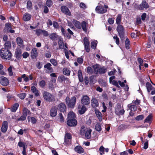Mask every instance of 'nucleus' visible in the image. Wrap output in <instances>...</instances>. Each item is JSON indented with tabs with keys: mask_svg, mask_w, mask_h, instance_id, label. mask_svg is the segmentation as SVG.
Returning a JSON list of instances; mask_svg holds the SVG:
<instances>
[{
	"mask_svg": "<svg viewBox=\"0 0 155 155\" xmlns=\"http://www.w3.org/2000/svg\"><path fill=\"white\" fill-rule=\"evenodd\" d=\"M75 114L73 112H70L68 114L67 124L70 127H75L77 124V121L75 119Z\"/></svg>",
	"mask_w": 155,
	"mask_h": 155,
	"instance_id": "1",
	"label": "nucleus"
},
{
	"mask_svg": "<svg viewBox=\"0 0 155 155\" xmlns=\"http://www.w3.org/2000/svg\"><path fill=\"white\" fill-rule=\"evenodd\" d=\"M0 55L3 59H10L12 56L11 51L6 48H2L0 51Z\"/></svg>",
	"mask_w": 155,
	"mask_h": 155,
	"instance_id": "2",
	"label": "nucleus"
},
{
	"mask_svg": "<svg viewBox=\"0 0 155 155\" xmlns=\"http://www.w3.org/2000/svg\"><path fill=\"white\" fill-rule=\"evenodd\" d=\"M72 22L75 26L77 28L79 29H81L82 28L83 30L86 32L87 31V23L84 21L81 22V24L80 22L75 19H73Z\"/></svg>",
	"mask_w": 155,
	"mask_h": 155,
	"instance_id": "3",
	"label": "nucleus"
},
{
	"mask_svg": "<svg viewBox=\"0 0 155 155\" xmlns=\"http://www.w3.org/2000/svg\"><path fill=\"white\" fill-rule=\"evenodd\" d=\"M76 98L75 96H73L71 98L67 96L65 99V102L68 107L71 108H74L76 104Z\"/></svg>",
	"mask_w": 155,
	"mask_h": 155,
	"instance_id": "4",
	"label": "nucleus"
},
{
	"mask_svg": "<svg viewBox=\"0 0 155 155\" xmlns=\"http://www.w3.org/2000/svg\"><path fill=\"white\" fill-rule=\"evenodd\" d=\"M43 97L45 100L47 102H52L55 100L54 96L51 94L44 91L43 93Z\"/></svg>",
	"mask_w": 155,
	"mask_h": 155,
	"instance_id": "5",
	"label": "nucleus"
},
{
	"mask_svg": "<svg viewBox=\"0 0 155 155\" xmlns=\"http://www.w3.org/2000/svg\"><path fill=\"white\" fill-rule=\"evenodd\" d=\"M99 65L97 64L92 66V67L94 70L95 73L96 74L99 73L100 74L105 73L107 71V69L105 68L104 66L99 68Z\"/></svg>",
	"mask_w": 155,
	"mask_h": 155,
	"instance_id": "6",
	"label": "nucleus"
},
{
	"mask_svg": "<svg viewBox=\"0 0 155 155\" xmlns=\"http://www.w3.org/2000/svg\"><path fill=\"white\" fill-rule=\"evenodd\" d=\"M108 8V6L104 5L98 4L95 8L96 12L99 14H103L106 13L107 11V9Z\"/></svg>",
	"mask_w": 155,
	"mask_h": 155,
	"instance_id": "7",
	"label": "nucleus"
},
{
	"mask_svg": "<svg viewBox=\"0 0 155 155\" xmlns=\"http://www.w3.org/2000/svg\"><path fill=\"white\" fill-rule=\"evenodd\" d=\"M117 31L119 35V36L121 40L125 38V29L122 25H118L117 27Z\"/></svg>",
	"mask_w": 155,
	"mask_h": 155,
	"instance_id": "8",
	"label": "nucleus"
},
{
	"mask_svg": "<svg viewBox=\"0 0 155 155\" xmlns=\"http://www.w3.org/2000/svg\"><path fill=\"white\" fill-rule=\"evenodd\" d=\"M81 103L82 105H88L90 103V98L89 96L86 95H83L81 99Z\"/></svg>",
	"mask_w": 155,
	"mask_h": 155,
	"instance_id": "9",
	"label": "nucleus"
},
{
	"mask_svg": "<svg viewBox=\"0 0 155 155\" xmlns=\"http://www.w3.org/2000/svg\"><path fill=\"white\" fill-rule=\"evenodd\" d=\"M149 7V5L148 3L145 0L142 1V3L139 5L137 9L138 10H143L144 8L147 9Z\"/></svg>",
	"mask_w": 155,
	"mask_h": 155,
	"instance_id": "10",
	"label": "nucleus"
},
{
	"mask_svg": "<svg viewBox=\"0 0 155 155\" xmlns=\"http://www.w3.org/2000/svg\"><path fill=\"white\" fill-rule=\"evenodd\" d=\"M57 109L60 112L64 113L66 112L67 107L65 104L61 102L58 105Z\"/></svg>",
	"mask_w": 155,
	"mask_h": 155,
	"instance_id": "11",
	"label": "nucleus"
},
{
	"mask_svg": "<svg viewBox=\"0 0 155 155\" xmlns=\"http://www.w3.org/2000/svg\"><path fill=\"white\" fill-rule=\"evenodd\" d=\"M0 83L2 85L5 86L8 85L9 81L6 78L1 76L0 77Z\"/></svg>",
	"mask_w": 155,
	"mask_h": 155,
	"instance_id": "12",
	"label": "nucleus"
},
{
	"mask_svg": "<svg viewBox=\"0 0 155 155\" xmlns=\"http://www.w3.org/2000/svg\"><path fill=\"white\" fill-rule=\"evenodd\" d=\"M78 112L80 114H84L87 110V109L85 105L79 104L78 107Z\"/></svg>",
	"mask_w": 155,
	"mask_h": 155,
	"instance_id": "13",
	"label": "nucleus"
},
{
	"mask_svg": "<svg viewBox=\"0 0 155 155\" xmlns=\"http://www.w3.org/2000/svg\"><path fill=\"white\" fill-rule=\"evenodd\" d=\"M57 107L56 106H53L50 111V116L52 117H55L57 115Z\"/></svg>",
	"mask_w": 155,
	"mask_h": 155,
	"instance_id": "14",
	"label": "nucleus"
},
{
	"mask_svg": "<svg viewBox=\"0 0 155 155\" xmlns=\"http://www.w3.org/2000/svg\"><path fill=\"white\" fill-rule=\"evenodd\" d=\"M61 12L65 15L69 16H71V12L67 6H62L61 7Z\"/></svg>",
	"mask_w": 155,
	"mask_h": 155,
	"instance_id": "15",
	"label": "nucleus"
},
{
	"mask_svg": "<svg viewBox=\"0 0 155 155\" xmlns=\"http://www.w3.org/2000/svg\"><path fill=\"white\" fill-rule=\"evenodd\" d=\"M38 52L37 49L34 48L31 50V57L32 59H35L38 56Z\"/></svg>",
	"mask_w": 155,
	"mask_h": 155,
	"instance_id": "16",
	"label": "nucleus"
},
{
	"mask_svg": "<svg viewBox=\"0 0 155 155\" xmlns=\"http://www.w3.org/2000/svg\"><path fill=\"white\" fill-rule=\"evenodd\" d=\"M91 106L93 108H96L98 107L99 105L98 100L94 97H93L91 100Z\"/></svg>",
	"mask_w": 155,
	"mask_h": 155,
	"instance_id": "17",
	"label": "nucleus"
},
{
	"mask_svg": "<svg viewBox=\"0 0 155 155\" xmlns=\"http://www.w3.org/2000/svg\"><path fill=\"white\" fill-rule=\"evenodd\" d=\"M8 128V123L6 121H4L1 128V131L3 133L6 132Z\"/></svg>",
	"mask_w": 155,
	"mask_h": 155,
	"instance_id": "18",
	"label": "nucleus"
},
{
	"mask_svg": "<svg viewBox=\"0 0 155 155\" xmlns=\"http://www.w3.org/2000/svg\"><path fill=\"white\" fill-rule=\"evenodd\" d=\"M74 151L77 153L81 154L84 153V149L80 146H77L74 148Z\"/></svg>",
	"mask_w": 155,
	"mask_h": 155,
	"instance_id": "19",
	"label": "nucleus"
},
{
	"mask_svg": "<svg viewBox=\"0 0 155 155\" xmlns=\"http://www.w3.org/2000/svg\"><path fill=\"white\" fill-rule=\"evenodd\" d=\"M5 28L7 32L11 33H12L15 32V31L12 29V27L9 23H7L5 24Z\"/></svg>",
	"mask_w": 155,
	"mask_h": 155,
	"instance_id": "20",
	"label": "nucleus"
},
{
	"mask_svg": "<svg viewBox=\"0 0 155 155\" xmlns=\"http://www.w3.org/2000/svg\"><path fill=\"white\" fill-rule=\"evenodd\" d=\"M21 50L20 49H16L15 52V56L16 58L19 60L21 57Z\"/></svg>",
	"mask_w": 155,
	"mask_h": 155,
	"instance_id": "21",
	"label": "nucleus"
},
{
	"mask_svg": "<svg viewBox=\"0 0 155 155\" xmlns=\"http://www.w3.org/2000/svg\"><path fill=\"white\" fill-rule=\"evenodd\" d=\"M58 81L61 83H62L63 81H66L67 82H69V79L68 78H66L64 75H61L59 76L58 79Z\"/></svg>",
	"mask_w": 155,
	"mask_h": 155,
	"instance_id": "22",
	"label": "nucleus"
},
{
	"mask_svg": "<svg viewBox=\"0 0 155 155\" xmlns=\"http://www.w3.org/2000/svg\"><path fill=\"white\" fill-rule=\"evenodd\" d=\"M94 111L99 120L100 121H101L102 120V117L101 113L97 108L95 109Z\"/></svg>",
	"mask_w": 155,
	"mask_h": 155,
	"instance_id": "23",
	"label": "nucleus"
},
{
	"mask_svg": "<svg viewBox=\"0 0 155 155\" xmlns=\"http://www.w3.org/2000/svg\"><path fill=\"white\" fill-rule=\"evenodd\" d=\"M60 28L61 33L64 36L67 37L69 39L70 38H71V35H69L68 33H66V31L63 27L62 26H61Z\"/></svg>",
	"mask_w": 155,
	"mask_h": 155,
	"instance_id": "24",
	"label": "nucleus"
},
{
	"mask_svg": "<svg viewBox=\"0 0 155 155\" xmlns=\"http://www.w3.org/2000/svg\"><path fill=\"white\" fill-rule=\"evenodd\" d=\"M31 15L29 13H25L23 15V20L25 21H28L30 20Z\"/></svg>",
	"mask_w": 155,
	"mask_h": 155,
	"instance_id": "25",
	"label": "nucleus"
},
{
	"mask_svg": "<svg viewBox=\"0 0 155 155\" xmlns=\"http://www.w3.org/2000/svg\"><path fill=\"white\" fill-rule=\"evenodd\" d=\"M51 64L50 63H48L44 65V68H47L49 71L50 73H51L53 71V68L51 67Z\"/></svg>",
	"mask_w": 155,
	"mask_h": 155,
	"instance_id": "26",
	"label": "nucleus"
},
{
	"mask_svg": "<svg viewBox=\"0 0 155 155\" xmlns=\"http://www.w3.org/2000/svg\"><path fill=\"white\" fill-rule=\"evenodd\" d=\"M19 106V104L18 103H15L14 104L12 107L11 110L12 112H15L17 110Z\"/></svg>",
	"mask_w": 155,
	"mask_h": 155,
	"instance_id": "27",
	"label": "nucleus"
},
{
	"mask_svg": "<svg viewBox=\"0 0 155 155\" xmlns=\"http://www.w3.org/2000/svg\"><path fill=\"white\" fill-rule=\"evenodd\" d=\"M92 132V130L91 129L87 130L84 135L86 138L88 139H90L91 138V134Z\"/></svg>",
	"mask_w": 155,
	"mask_h": 155,
	"instance_id": "28",
	"label": "nucleus"
},
{
	"mask_svg": "<svg viewBox=\"0 0 155 155\" xmlns=\"http://www.w3.org/2000/svg\"><path fill=\"white\" fill-rule=\"evenodd\" d=\"M31 90L35 94V96L38 97L39 95V93L38 92V90L35 86H31Z\"/></svg>",
	"mask_w": 155,
	"mask_h": 155,
	"instance_id": "29",
	"label": "nucleus"
},
{
	"mask_svg": "<svg viewBox=\"0 0 155 155\" xmlns=\"http://www.w3.org/2000/svg\"><path fill=\"white\" fill-rule=\"evenodd\" d=\"M78 76L79 81L81 82H83L84 81V80L82 76V71L81 70H79L78 71Z\"/></svg>",
	"mask_w": 155,
	"mask_h": 155,
	"instance_id": "30",
	"label": "nucleus"
},
{
	"mask_svg": "<svg viewBox=\"0 0 155 155\" xmlns=\"http://www.w3.org/2000/svg\"><path fill=\"white\" fill-rule=\"evenodd\" d=\"M146 86L148 93H149L150 91L153 88L151 84L149 82H147L146 84Z\"/></svg>",
	"mask_w": 155,
	"mask_h": 155,
	"instance_id": "31",
	"label": "nucleus"
},
{
	"mask_svg": "<svg viewBox=\"0 0 155 155\" xmlns=\"http://www.w3.org/2000/svg\"><path fill=\"white\" fill-rule=\"evenodd\" d=\"M153 116L152 114H150L148 115L144 120V123H151L152 121Z\"/></svg>",
	"mask_w": 155,
	"mask_h": 155,
	"instance_id": "32",
	"label": "nucleus"
},
{
	"mask_svg": "<svg viewBox=\"0 0 155 155\" xmlns=\"http://www.w3.org/2000/svg\"><path fill=\"white\" fill-rule=\"evenodd\" d=\"M95 129L96 131L98 132H100L101 131V126L100 122H98L96 124Z\"/></svg>",
	"mask_w": 155,
	"mask_h": 155,
	"instance_id": "33",
	"label": "nucleus"
},
{
	"mask_svg": "<svg viewBox=\"0 0 155 155\" xmlns=\"http://www.w3.org/2000/svg\"><path fill=\"white\" fill-rule=\"evenodd\" d=\"M71 138V134L69 133H67L64 136V141L66 143L68 142L69 140Z\"/></svg>",
	"mask_w": 155,
	"mask_h": 155,
	"instance_id": "34",
	"label": "nucleus"
},
{
	"mask_svg": "<svg viewBox=\"0 0 155 155\" xmlns=\"http://www.w3.org/2000/svg\"><path fill=\"white\" fill-rule=\"evenodd\" d=\"M86 130L85 127L84 125L82 126L80 131V134L82 136L84 135Z\"/></svg>",
	"mask_w": 155,
	"mask_h": 155,
	"instance_id": "35",
	"label": "nucleus"
},
{
	"mask_svg": "<svg viewBox=\"0 0 155 155\" xmlns=\"http://www.w3.org/2000/svg\"><path fill=\"white\" fill-rule=\"evenodd\" d=\"M50 76L52 77L51 78V81L54 83H56V78L57 77V76L56 75L55 73H51L50 74Z\"/></svg>",
	"mask_w": 155,
	"mask_h": 155,
	"instance_id": "36",
	"label": "nucleus"
},
{
	"mask_svg": "<svg viewBox=\"0 0 155 155\" xmlns=\"http://www.w3.org/2000/svg\"><path fill=\"white\" fill-rule=\"evenodd\" d=\"M59 48L61 49H63L64 47V43L63 39H60L58 40Z\"/></svg>",
	"mask_w": 155,
	"mask_h": 155,
	"instance_id": "37",
	"label": "nucleus"
},
{
	"mask_svg": "<svg viewBox=\"0 0 155 155\" xmlns=\"http://www.w3.org/2000/svg\"><path fill=\"white\" fill-rule=\"evenodd\" d=\"M5 48L9 50L10 49L11 47V42L10 41H7L5 43Z\"/></svg>",
	"mask_w": 155,
	"mask_h": 155,
	"instance_id": "38",
	"label": "nucleus"
},
{
	"mask_svg": "<svg viewBox=\"0 0 155 155\" xmlns=\"http://www.w3.org/2000/svg\"><path fill=\"white\" fill-rule=\"evenodd\" d=\"M122 19V16L120 14H118L116 19V23L118 25H120Z\"/></svg>",
	"mask_w": 155,
	"mask_h": 155,
	"instance_id": "39",
	"label": "nucleus"
},
{
	"mask_svg": "<svg viewBox=\"0 0 155 155\" xmlns=\"http://www.w3.org/2000/svg\"><path fill=\"white\" fill-rule=\"evenodd\" d=\"M22 114L27 116V114H31V112L26 107H25L23 109Z\"/></svg>",
	"mask_w": 155,
	"mask_h": 155,
	"instance_id": "40",
	"label": "nucleus"
},
{
	"mask_svg": "<svg viewBox=\"0 0 155 155\" xmlns=\"http://www.w3.org/2000/svg\"><path fill=\"white\" fill-rule=\"evenodd\" d=\"M58 35L56 33H52L51 34L49 37L52 40H55L58 38Z\"/></svg>",
	"mask_w": 155,
	"mask_h": 155,
	"instance_id": "41",
	"label": "nucleus"
},
{
	"mask_svg": "<svg viewBox=\"0 0 155 155\" xmlns=\"http://www.w3.org/2000/svg\"><path fill=\"white\" fill-rule=\"evenodd\" d=\"M28 121L29 120H31V122L34 124H35L36 123L37 121V119L34 117H31L30 116H28Z\"/></svg>",
	"mask_w": 155,
	"mask_h": 155,
	"instance_id": "42",
	"label": "nucleus"
},
{
	"mask_svg": "<svg viewBox=\"0 0 155 155\" xmlns=\"http://www.w3.org/2000/svg\"><path fill=\"white\" fill-rule=\"evenodd\" d=\"M63 74L65 75L69 76L70 75V71L67 68H64L63 69Z\"/></svg>",
	"mask_w": 155,
	"mask_h": 155,
	"instance_id": "43",
	"label": "nucleus"
},
{
	"mask_svg": "<svg viewBox=\"0 0 155 155\" xmlns=\"http://www.w3.org/2000/svg\"><path fill=\"white\" fill-rule=\"evenodd\" d=\"M97 45V41H92L91 43V48L94 50L96 49Z\"/></svg>",
	"mask_w": 155,
	"mask_h": 155,
	"instance_id": "44",
	"label": "nucleus"
},
{
	"mask_svg": "<svg viewBox=\"0 0 155 155\" xmlns=\"http://www.w3.org/2000/svg\"><path fill=\"white\" fill-rule=\"evenodd\" d=\"M27 8L28 10H31L32 9V3L31 1H28L27 3Z\"/></svg>",
	"mask_w": 155,
	"mask_h": 155,
	"instance_id": "45",
	"label": "nucleus"
},
{
	"mask_svg": "<svg viewBox=\"0 0 155 155\" xmlns=\"http://www.w3.org/2000/svg\"><path fill=\"white\" fill-rule=\"evenodd\" d=\"M128 106L129 107V109L131 111H136L137 110V107L135 105H130V104H129Z\"/></svg>",
	"mask_w": 155,
	"mask_h": 155,
	"instance_id": "46",
	"label": "nucleus"
},
{
	"mask_svg": "<svg viewBox=\"0 0 155 155\" xmlns=\"http://www.w3.org/2000/svg\"><path fill=\"white\" fill-rule=\"evenodd\" d=\"M38 84L42 88H44L46 85V82L45 81L42 80L39 81Z\"/></svg>",
	"mask_w": 155,
	"mask_h": 155,
	"instance_id": "47",
	"label": "nucleus"
},
{
	"mask_svg": "<svg viewBox=\"0 0 155 155\" xmlns=\"http://www.w3.org/2000/svg\"><path fill=\"white\" fill-rule=\"evenodd\" d=\"M18 146L20 147H22L23 149L24 148L26 147V143H25L24 142H21V141H20L18 142Z\"/></svg>",
	"mask_w": 155,
	"mask_h": 155,
	"instance_id": "48",
	"label": "nucleus"
},
{
	"mask_svg": "<svg viewBox=\"0 0 155 155\" xmlns=\"http://www.w3.org/2000/svg\"><path fill=\"white\" fill-rule=\"evenodd\" d=\"M26 94L25 93H23L18 94L17 95V96L21 100H23L25 97Z\"/></svg>",
	"mask_w": 155,
	"mask_h": 155,
	"instance_id": "49",
	"label": "nucleus"
},
{
	"mask_svg": "<svg viewBox=\"0 0 155 155\" xmlns=\"http://www.w3.org/2000/svg\"><path fill=\"white\" fill-rule=\"evenodd\" d=\"M84 43V45H90V42L89 40L87 37H85L83 39Z\"/></svg>",
	"mask_w": 155,
	"mask_h": 155,
	"instance_id": "50",
	"label": "nucleus"
},
{
	"mask_svg": "<svg viewBox=\"0 0 155 155\" xmlns=\"http://www.w3.org/2000/svg\"><path fill=\"white\" fill-rule=\"evenodd\" d=\"M27 116L22 114L20 117L18 118L17 120L18 121H24L26 119Z\"/></svg>",
	"mask_w": 155,
	"mask_h": 155,
	"instance_id": "51",
	"label": "nucleus"
},
{
	"mask_svg": "<svg viewBox=\"0 0 155 155\" xmlns=\"http://www.w3.org/2000/svg\"><path fill=\"white\" fill-rule=\"evenodd\" d=\"M50 62L55 66H57L58 65V62L54 59H51L50 60Z\"/></svg>",
	"mask_w": 155,
	"mask_h": 155,
	"instance_id": "52",
	"label": "nucleus"
},
{
	"mask_svg": "<svg viewBox=\"0 0 155 155\" xmlns=\"http://www.w3.org/2000/svg\"><path fill=\"white\" fill-rule=\"evenodd\" d=\"M83 58V56H81V57L78 58L77 60L78 62L80 64H82L84 61Z\"/></svg>",
	"mask_w": 155,
	"mask_h": 155,
	"instance_id": "53",
	"label": "nucleus"
},
{
	"mask_svg": "<svg viewBox=\"0 0 155 155\" xmlns=\"http://www.w3.org/2000/svg\"><path fill=\"white\" fill-rule=\"evenodd\" d=\"M87 72L89 74H92L93 73L92 68L90 66H88L87 68Z\"/></svg>",
	"mask_w": 155,
	"mask_h": 155,
	"instance_id": "54",
	"label": "nucleus"
},
{
	"mask_svg": "<svg viewBox=\"0 0 155 155\" xmlns=\"http://www.w3.org/2000/svg\"><path fill=\"white\" fill-rule=\"evenodd\" d=\"M143 118H144L143 115L142 114V115H139L137 116V117H135V119L137 121L141 120H142L143 119Z\"/></svg>",
	"mask_w": 155,
	"mask_h": 155,
	"instance_id": "55",
	"label": "nucleus"
},
{
	"mask_svg": "<svg viewBox=\"0 0 155 155\" xmlns=\"http://www.w3.org/2000/svg\"><path fill=\"white\" fill-rule=\"evenodd\" d=\"M52 25L53 27L55 28L59 29L60 28V26L58 25V23L55 21H53Z\"/></svg>",
	"mask_w": 155,
	"mask_h": 155,
	"instance_id": "56",
	"label": "nucleus"
},
{
	"mask_svg": "<svg viewBox=\"0 0 155 155\" xmlns=\"http://www.w3.org/2000/svg\"><path fill=\"white\" fill-rule=\"evenodd\" d=\"M12 67L11 66H10L9 67V68L8 69L9 75L10 76H12L13 74V73L12 70Z\"/></svg>",
	"mask_w": 155,
	"mask_h": 155,
	"instance_id": "57",
	"label": "nucleus"
},
{
	"mask_svg": "<svg viewBox=\"0 0 155 155\" xmlns=\"http://www.w3.org/2000/svg\"><path fill=\"white\" fill-rule=\"evenodd\" d=\"M16 41L18 44L21 45L23 41L21 38L19 37H17L16 38Z\"/></svg>",
	"mask_w": 155,
	"mask_h": 155,
	"instance_id": "58",
	"label": "nucleus"
},
{
	"mask_svg": "<svg viewBox=\"0 0 155 155\" xmlns=\"http://www.w3.org/2000/svg\"><path fill=\"white\" fill-rule=\"evenodd\" d=\"M115 18H109L108 20V21L109 24L112 25L114 24Z\"/></svg>",
	"mask_w": 155,
	"mask_h": 155,
	"instance_id": "59",
	"label": "nucleus"
},
{
	"mask_svg": "<svg viewBox=\"0 0 155 155\" xmlns=\"http://www.w3.org/2000/svg\"><path fill=\"white\" fill-rule=\"evenodd\" d=\"M104 148L103 146H101L100 147L99 150L100 151V155H102L104 153Z\"/></svg>",
	"mask_w": 155,
	"mask_h": 155,
	"instance_id": "60",
	"label": "nucleus"
},
{
	"mask_svg": "<svg viewBox=\"0 0 155 155\" xmlns=\"http://www.w3.org/2000/svg\"><path fill=\"white\" fill-rule=\"evenodd\" d=\"M100 84H101V86L104 87H106L107 85V83L105 81L103 80L102 79L100 80Z\"/></svg>",
	"mask_w": 155,
	"mask_h": 155,
	"instance_id": "61",
	"label": "nucleus"
},
{
	"mask_svg": "<svg viewBox=\"0 0 155 155\" xmlns=\"http://www.w3.org/2000/svg\"><path fill=\"white\" fill-rule=\"evenodd\" d=\"M60 121L61 122L63 123L64 122V120L63 116L61 113H60L59 114Z\"/></svg>",
	"mask_w": 155,
	"mask_h": 155,
	"instance_id": "62",
	"label": "nucleus"
},
{
	"mask_svg": "<svg viewBox=\"0 0 155 155\" xmlns=\"http://www.w3.org/2000/svg\"><path fill=\"white\" fill-rule=\"evenodd\" d=\"M23 57L24 58H26L29 56V54L27 52H24L22 55Z\"/></svg>",
	"mask_w": 155,
	"mask_h": 155,
	"instance_id": "63",
	"label": "nucleus"
},
{
	"mask_svg": "<svg viewBox=\"0 0 155 155\" xmlns=\"http://www.w3.org/2000/svg\"><path fill=\"white\" fill-rule=\"evenodd\" d=\"M43 31L41 29H37L36 30V34L38 36H39L42 33Z\"/></svg>",
	"mask_w": 155,
	"mask_h": 155,
	"instance_id": "64",
	"label": "nucleus"
}]
</instances>
